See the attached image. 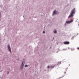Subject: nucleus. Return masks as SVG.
Listing matches in <instances>:
<instances>
[{
	"instance_id": "f257e3e1",
	"label": "nucleus",
	"mask_w": 79,
	"mask_h": 79,
	"mask_svg": "<svg viewBox=\"0 0 79 79\" xmlns=\"http://www.w3.org/2000/svg\"><path fill=\"white\" fill-rule=\"evenodd\" d=\"M75 12V9L74 8L73 9L72 11L71 12L70 15L69 16L68 18H70V17H72L73 16V14H74Z\"/></svg>"
},
{
	"instance_id": "f03ea898",
	"label": "nucleus",
	"mask_w": 79,
	"mask_h": 79,
	"mask_svg": "<svg viewBox=\"0 0 79 79\" xmlns=\"http://www.w3.org/2000/svg\"><path fill=\"white\" fill-rule=\"evenodd\" d=\"M24 61H25V60H23V62L22 63V64L21 65V67L20 68L21 69H23V66L24 65Z\"/></svg>"
},
{
	"instance_id": "7ed1b4c3",
	"label": "nucleus",
	"mask_w": 79,
	"mask_h": 79,
	"mask_svg": "<svg viewBox=\"0 0 79 79\" xmlns=\"http://www.w3.org/2000/svg\"><path fill=\"white\" fill-rule=\"evenodd\" d=\"M73 20H71L70 21H67L66 22V23H67V24H69L73 22Z\"/></svg>"
},
{
	"instance_id": "20e7f679",
	"label": "nucleus",
	"mask_w": 79,
	"mask_h": 79,
	"mask_svg": "<svg viewBox=\"0 0 79 79\" xmlns=\"http://www.w3.org/2000/svg\"><path fill=\"white\" fill-rule=\"evenodd\" d=\"M69 44V42H64V44Z\"/></svg>"
},
{
	"instance_id": "39448f33",
	"label": "nucleus",
	"mask_w": 79,
	"mask_h": 79,
	"mask_svg": "<svg viewBox=\"0 0 79 79\" xmlns=\"http://www.w3.org/2000/svg\"><path fill=\"white\" fill-rule=\"evenodd\" d=\"M8 48L9 49V51L10 52V45H9V44H8Z\"/></svg>"
},
{
	"instance_id": "423d86ee",
	"label": "nucleus",
	"mask_w": 79,
	"mask_h": 79,
	"mask_svg": "<svg viewBox=\"0 0 79 79\" xmlns=\"http://www.w3.org/2000/svg\"><path fill=\"white\" fill-rule=\"evenodd\" d=\"M55 14H56V10H55L54 12L53 13V15H55Z\"/></svg>"
},
{
	"instance_id": "0eeeda50",
	"label": "nucleus",
	"mask_w": 79,
	"mask_h": 79,
	"mask_svg": "<svg viewBox=\"0 0 79 79\" xmlns=\"http://www.w3.org/2000/svg\"><path fill=\"white\" fill-rule=\"evenodd\" d=\"M61 64V62H58L57 64L59 65L60 64Z\"/></svg>"
},
{
	"instance_id": "6e6552de",
	"label": "nucleus",
	"mask_w": 79,
	"mask_h": 79,
	"mask_svg": "<svg viewBox=\"0 0 79 79\" xmlns=\"http://www.w3.org/2000/svg\"><path fill=\"white\" fill-rule=\"evenodd\" d=\"M54 33H56L57 32L56 31V30H55V31L54 32Z\"/></svg>"
},
{
	"instance_id": "1a4fd4ad",
	"label": "nucleus",
	"mask_w": 79,
	"mask_h": 79,
	"mask_svg": "<svg viewBox=\"0 0 79 79\" xmlns=\"http://www.w3.org/2000/svg\"><path fill=\"white\" fill-rule=\"evenodd\" d=\"M73 39H74V37H73L72 38L71 40H73Z\"/></svg>"
},
{
	"instance_id": "9d476101",
	"label": "nucleus",
	"mask_w": 79,
	"mask_h": 79,
	"mask_svg": "<svg viewBox=\"0 0 79 79\" xmlns=\"http://www.w3.org/2000/svg\"><path fill=\"white\" fill-rule=\"evenodd\" d=\"M28 65H26L25 66V67H28Z\"/></svg>"
},
{
	"instance_id": "9b49d317",
	"label": "nucleus",
	"mask_w": 79,
	"mask_h": 79,
	"mask_svg": "<svg viewBox=\"0 0 79 79\" xmlns=\"http://www.w3.org/2000/svg\"><path fill=\"white\" fill-rule=\"evenodd\" d=\"M49 66H48V68L49 69Z\"/></svg>"
},
{
	"instance_id": "f8f14e48",
	"label": "nucleus",
	"mask_w": 79,
	"mask_h": 79,
	"mask_svg": "<svg viewBox=\"0 0 79 79\" xmlns=\"http://www.w3.org/2000/svg\"><path fill=\"white\" fill-rule=\"evenodd\" d=\"M45 33V32L44 31L43 32V33Z\"/></svg>"
},
{
	"instance_id": "ddd939ff",
	"label": "nucleus",
	"mask_w": 79,
	"mask_h": 79,
	"mask_svg": "<svg viewBox=\"0 0 79 79\" xmlns=\"http://www.w3.org/2000/svg\"><path fill=\"white\" fill-rule=\"evenodd\" d=\"M79 50V48H77Z\"/></svg>"
},
{
	"instance_id": "4468645a",
	"label": "nucleus",
	"mask_w": 79,
	"mask_h": 79,
	"mask_svg": "<svg viewBox=\"0 0 79 79\" xmlns=\"http://www.w3.org/2000/svg\"><path fill=\"white\" fill-rule=\"evenodd\" d=\"M10 52H11V50H10Z\"/></svg>"
}]
</instances>
